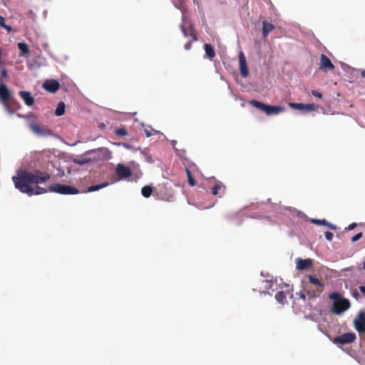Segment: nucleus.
Listing matches in <instances>:
<instances>
[{
  "instance_id": "f257e3e1",
  "label": "nucleus",
  "mask_w": 365,
  "mask_h": 365,
  "mask_svg": "<svg viewBox=\"0 0 365 365\" xmlns=\"http://www.w3.org/2000/svg\"><path fill=\"white\" fill-rule=\"evenodd\" d=\"M50 178V174L46 172L21 170L18 173L17 176H14L12 180L16 188L20 192L26 193L29 195H33L47 192L46 188L41 187L38 185L48 181Z\"/></svg>"
},
{
  "instance_id": "f03ea898",
  "label": "nucleus",
  "mask_w": 365,
  "mask_h": 365,
  "mask_svg": "<svg viewBox=\"0 0 365 365\" xmlns=\"http://www.w3.org/2000/svg\"><path fill=\"white\" fill-rule=\"evenodd\" d=\"M307 278L308 282L305 279L302 281L304 291L309 297H317L324 289V284L321 279L312 274L307 275Z\"/></svg>"
},
{
  "instance_id": "7ed1b4c3",
  "label": "nucleus",
  "mask_w": 365,
  "mask_h": 365,
  "mask_svg": "<svg viewBox=\"0 0 365 365\" xmlns=\"http://www.w3.org/2000/svg\"><path fill=\"white\" fill-rule=\"evenodd\" d=\"M329 299L333 301L331 310L336 314H341L350 307L349 301L343 298L339 292L330 294Z\"/></svg>"
},
{
  "instance_id": "20e7f679",
  "label": "nucleus",
  "mask_w": 365,
  "mask_h": 365,
  "mask_svg": "<svg viewBox=\"0 0 365 365\" xmlns=\"http://www.w3.org/2000/svg\"><path fill=\"white\" fill-rule=\"evenodd\" d=\"M249 103L256 108L264 112L267 115H277L284 110V108L279 106H270L257 100H251Z\"/></svg>"
},
{
  "instance_id": "39448f33",
  "label": "nucleus",
  "mask_w": 365,
  "mask_h": 365,
  "mask_svg": "<svg viewBox=\"0 0 365 365\" xmlns=\"http://www.w3.org/2000/svg\"><path fill=\"white\" fill-rule=\"evenodd\" d=\"M0 99L3 103L6 110L10 113L13 111L11 110V106L16 104L17 101L11 97V93L6 85L0 84Z\"/></svg>"
},
{
  "instance_id": "423d86ee",
  "label": "nucleus",
  "mask_w": 365,
  "mask_h": 365,
  "mask_svg": "<svg viewBox=\"0 0 365 365\" xmlns=\"http://www.w3.org/2000/svg\"><path fill=\"white\" fill-rule=\"evenodd\" d=\"M48 190L61 195H76L79 193V190L77 188L59 183L51 185L48 187Z\"/></svg>"
},
{
  "instance_id": "0eeeda50",
  "label": "nucleus",
  "mask_w": 365,
  "mask_h": 365,
  "mask_svg": "<svg viewBox=\"0 0 365 365\" xmlns=\"http://www.w3.org/2000/svg\"><path fill=\"white\" fill-rule=\"evenodd\" d=\"M25 118L29 119V122L28 123L29 128L36 135H52V132L48 130L43 128H41L40 125H38L36 123V117L34 115H26L24 116Z\"/></svg>"
},
{
  "instance_id": "6e6552de",
  "label": "nucleus",
  "mask_w": 365,
  "mask_h": 365,
  "mask_svg": "<svg viewBox=\"0 0 365 365\" xmlns=\"http://www.w3.org/2000/svg\"><path fill=\"white\" fill-rule=\"evenodd\" d=\"M354 326L359 334L365 333V312H359L354 320Z\"/></svg>"
},
{
  "instance_id": "1a4fd4ad",
  "label": "nucleus",
  "mask_w": 365,
  "mask_h": 365,
  "mask_svg": "<svg viewBox=\"0 0 365 365\" xmlns=\"http://www.w3.org/2000/svg\"><path fill=\"white\" fill-rule=\"evenodd\" d=\"M356 336L353 332L345 333L341 336H336L334 339V343L336 344H350L355 341Z\"/></svg>"
},
{
  "instance_id": "9d476101",
  "label": "nucleus",
  "mask_w": 365,
  "mask_h": 365,
  "mask_svg": "<svg viewBox=\"0 0 365 365\" xmlns=\"http://www.w3.org/2000/svg\"><path fill=\"white\" fill-rule=\"evenodd\" d=\"M239 63L240 75L244 78L247 77L249 74V70L245 56L242 52H240L239 55Z\"/></svg>"
},
{
  "instance_id": "9b49d317",
  "label": "nucleus",
  "mask_w": 365,
  "mask_h": 365,
  "mask_svg": "<svg viewBox=\"0 0 365 365\" xmlns=\"http://www.w3.org/2000/svg\"><path fill=\"white\" fill-rule=\"evenodd\" d=\"M320 68L325 71H331L334 68V64L325 54H322L320 56Z\"/></svg>"
},
{
  "instance_id": "f8f14e48",
  "label": "nucleus",
  "mask_w": 365,
  "mask_h": 365,
  "mask_svg": "<svg viewBox=\"0 0 365 365\" xmlns=\"http://www.w3.org/2000/svg\"><path fill=\"white\" fill-rule=\"evenodd\" d=\"M43 88L51 93H56L59 89L60 84L56 80H46L43 83Z\"/></svg>"
},
{
  "instance_id": "ddd939ff",
  "label": "nucleus",
  "mask_w": 365,
  "mask_h": 365,
  "mask_svg": "<svg viewBox=\"0 0 365 365\" xmlns=\"http://www.w3.org/2000/svg\"><path fill=\"white\" fill-rule=\"evenodd\" d=\"M180 29L185 37L190 36L192 38V41H197V36L192 26L186 28L184 25L181 24Z\"/></svg>"
},
{
  "instance_id": "4468645a",
  "label": "nucleus",
  "mask_w": 365,
  "mask_h": 365,
  "mask_svg": "<svg viewBox=\"0 0 365 365\" xmlns=\"http://www.w3.org/2000/svg\"><path fill=\"white\" fill-rule=\"evenodd\" d=\"M116 173L120 178L130 177L132 174L131 170L123 165H118L116 168Z\"/></svg>"
},
{
  "instance_id": "2eb2a0df",
  "label": "nucleus",
  "mask_w": 365,
  "mask_h": 365,
  "mask_svg": "<svg viewBox=\"0 0 365 365\" xmlns=\"http://www.w3.org/2000/svg\"><path fill=\"white\" fill-rule=\"evenodd\" d=\"M296 262V267L299 270H304L308 269L311 267L313 264V262L311 259H303L301 258H297Z\"/></svg>"
},
{
  "instance_id": "dca6fc26",
  "label": "nucleus",
  "mask_w": 365,
  "mask_h": 365,
  "mask_svg": "<svg viewBox=\"0 0 365 365\" xmlns=\"http://www.w3.org/2000/svg\"><path fill=\"white\" fill-rule=\"evenodd\" d=\"M289 106L292 108L300 110H305L307 112L313 110L314 108V104H303V103H290Z\"/></svg>"
},
{
  "instance_id": "f3484780",
  "label": "nucleus",
  "mask_w": 365,
  "mask_h": 365,
  "mask_svg": "<svg viewBox=\"0 0 365 365\" xmlns=\"http://www.w3.org/2000/svg\"><path fill=\"white\" fill-rule=\"evenodd\" d=\"M19 96L22 98L27 106H31L34 103V98L31 96L29 92L20 91Z\"/></svg>"
},
{
  "instance_id": "a211bd4d",
  "label": "nucleus",
  "mask_w": 365,
  "mask_h": 365,
  "mask_svg": "<svg viewBox=\"0 0 365 365\" xmlns=\"http://www.w3.org/2000/svg\"><path fill=\"white\" fill-rule=\"evenodd\" d=\"M312 222L315 224V225H325V226H327L329 228H330L331 230H336V225L329 223L325 219H323V220L312 219Z\"/></svg>"
},
{
  "instance_id": "6ab92c4d",
  "label": "nucleus",
  "mask_w": 365,
  "mask_h": 365,
  "mask_svg": "<svg viewBox=\"0 0 365 365\" xmlns=\"http://www.w3.org/2000/svg\"><path fill=\"white\" fill-rule=\"evenodd\" d=\"M274 29V26L267 21H263L262 34L263 37L266 38L269 33Z\"/></svg>"
},
{
  "instance_id": "aec40b11",
  "label": "nucleus",
  "mask_w": 365,
  "mask_h": 365,
  "mask_svg": "<svg viewBox=\"0 0 365 365\" xmlns=\"http://www.w3.org/2000/svg\"><path fill=\"white\" fill-rule=\"evenodd\" d=\"M204 48H205V51L207 56L210 60L214 58L215 56V50H214L213 47L212 46V45L210 43H205L204 46Z\"/></svg>"
},
{
  "instance_id": "412c9836",
  "label": "nucleus",
  "mask_w": 365,
  "mask_h": 365,
  "mask_svg": "<svg viewBox=\"0 0 365 365\" xmlns=\"http://www.w3.org/2000/svg\"><path fill=\"white\" fill-rule=\"evenodd\" d=\"M275 299L281 304H284L286 302L287 295L284 292L279 291L276 294Z\"/></svg>"
},
{
  "instance_id": "4be33fe9",
  "label": "nucleus",
  "mask_w": 365,
  "mask_h": 365,
  "mask_svg": "<svg viewBox=\"0 0 365 365\" xmlns=\"http://www.w3.org/2000/svg\"><path fill=\"white\" fill-rule=\"evenodd\" d=\"M17 46L21 51V56H25L29 53V46L26 43L20 42L18 43Z\"/></svg>"
},
{
  "instance_id": "5701e85b",
  "label": "nucleus",
  "mask_w": 365,
  "mask_h": 365,
  "mask_svg": "<svg viewBox=\"0 0 365 365\" xmlns=\"http://www.w3.org/2000/svg\"><path fill=\"white\" fill-rule=\"evenodd\" d=\"M65 113V104L63 101H60L55 110V115L56 116H61Z\"/></svg>"
},
{
  "instance_id": "b1692460",
  "label": "nucleus",
  "mask_w": 365,
  "mask_h": 365,
  "mask_svg": "<svg viewBox=\"0 0 365 365\" xmlns=\"http://www.w3.org/2000/svg\"><path fill=\"white\" fill-rule=\"evenodd\" d=\"M108 185V182H102V183H100V184H98V185H91V186L88 187L87 191L88 192L97 191V190H100L101 188L106 187Z\"/></svg>"
},
{
  "instance_id": "393cba45",
  "label": "nucleus",
  "mask_w": 365,
  "mask_h": 365,
  "mask_svg": "<svg viewBox=\"0 0 365 365\" xmlns=\"http://www.w3.org/2000/svg\"><path fill=\"white\" fill-rule=\"evenodd\" d=\"M89 152L90 153L101 152L103 155L104 158H107V159L110 158V155L109 150L106 148H100L96 150H91Z\"/></svg>"
},
{
  "instance_id": "a878e982",
  "label": "nucleus",
  "mask_w": 365,
  "mask_h": 365,
  "mask_svg": "<svg viewBox=\"0 0 365 365\" xmlns=\"http://www.w3.org/2000/svg\"><path fill=\"white\" fill-rule=\"evenodd\" d=\"M152 192H153V189L149 185L144 186L141 190V193H142L143 196L146 198L149 197L151 195Z\"/></svg>"
},
{
  "instance_id": "bb28decb",
  "label": "nucleus",
  "mask_w": 365,
  "mask_h": 365,
  "mask_svg": "<svg viewBox=\"0 0 365 365\" xmlns=\"http://www.w3.org/2000/svg\"><path fill=\"white\" fill-rule=\"evenodd\" d=\"M185 172H186V175H187V177L188 183L191 186L195 185L196 182H195V179L193 178V177L192 176L191 171L188 168H186L185 169Z\"/></svg>"
},
{
  "instance_id": "cd10ccee",
  "label": "nucleus",
  "mask_w": 365,
  "mask_h": 365,
  "mask_svg": "<svg viewBox=\"0 0 365 365\" xmlns=\"http://www.w3.org/2000/svg\"><path fill=\"white\" fill-rule=\"evenodd\" d=\"M115 133L118 136H125L128 134V131L127 129L123 127L116 129Z\"/></svg>"
},
{
  "instance_id": "c85d7f7f",
  "label": "nucleus",
  "mask_w": 365,
  "mask_h": 365,
  "mask_svg": "<svg viewBox=\"0 0 365 365\" xmlns=\"http://www.w3.org/2000/svg\"><path fill=\"white\" fill-rule=\"evenodd\" d=\"M222 188V185L220 184H217L212 187V194L213 195H217L219 193V190Z\"/></svg>"
},
{
  "instance_id": "c756f323",
  "label": "nucleus",
  "mask_w": 365,
  "mask_h": 365,
  "mask_svg": "<svg viewBox=\"0 0 365 365\" xmlns=\"http://www.w3.org/2000/svg\"><path fill=\"white\" fill-rule=\"evenodd\" d=\"M145 133L147 137H150V136L153 135L154 134L159 133V132L153 128H150V129L146 128V129H145Z\"/></svg>"
},
{
  "instance_id": "7c9ffc66",
  "label": "nucleus",
  "mask_w": 365,
  "mask_h": 365,
  "mask_svg": "<svg viewBox=\"0 0 365 365\" xmlns=\"http://www.w3.org/2000/svg\"><path fill=\"white\" fill-rule=\"evenodd\" d=\"M362 232H359L351 237V242H355L362 237Z\"/></svg>"
},
{
  "instance_id": "2f4dec72",
  "label": "nucleus",
  "mask_w": 365,
  "mask_h": 365,
  "mask_svg": "<svg viewBox=\"0 0 365 365\" xmlns=\"http://www.w3.org/2000/svg\"><path fill=\"white\" fill-rule=\"evenodd\" d=\"M324 235H325V237H326V239L327 240H329V241H331L332 240V239H333V234L331 232H329V231L326 232L324 233Z\"/></svg>"
},
{
  "instance_id": "473e14b6",
  "label": "nucleus",
  "mask_w": 365,
  "mask_h": 365,
  "mask_svg": "<svg viewBox=\"0 0 365 365\" xmlns=\"http://www.w3.org/2000/svg\"><path fill=\"white\" fill-rule=\"evenodd\" d=\"M193 42L194 41H192V40L189 41L187 43H186L184 46L185 49L187 51L190 50L192 47Z\"/></svg>"
},
{
  "instance_id": "72a5a7b5",
  "label": "nucleus",
  "mask_w": 365,
  "mask_h": 365,
  "mask_svg": "<svg viewBox=\"0 0 365 365\" xmlns=\"http://www.w3.org/2000/svg\"><path fill=\"white\" fill-rule=\"evenodd\" d=\"M0 26H1L2 27H4V28H6V29H10V27H7L6 25H5V19L3 16H1L0 15Z\"/></svg>"
},
{
  "instance_id": "f704fd0d",
  "label": "nucleus",
  "mask_w": 365,
  "mask_h": 365,
  "mask_svg": "<svg viewBox=\"0 0 365 365\" xmlns=\"http://www.w3.org/2000/svg\"><path fill=\"white\" fill-rule=\"evenodd\" d=\"M312 95L314 96H316V97H318V98H322V94L320 92L317 91L313 90L312 91Z\"/></svg>"
},
{
  "instance_id": "c9c22d12",
  "label": "nucleus",
  "mask_w": 365,
  "mask_h": 365,
  "mask_svg": "<svg viewBox=\"0 0 365 365\" xmlns=\"http://www.w3.org/2000/svg\"><path fill=\"white\" fill-rule=\"evenodd\" d=\"M356 227V223L354 222L350 224L347 227H346V230H351L354 229Z\"/></svg>"
},
{
  "instance_id": "e433bc0d",
  "label": "nucleus",
  "mask_w": 365,
  "mask_h": 365,
  "mask_svg": "<svg viewBox=\"0 0 365 365\" xmlns=\"http://www.w3.org/2000/svg\"><path fill=\"white\" fill-rule=\"evenodd\" d=\"M8 76V73H7V71L4 68L2 71H1V76L5 78Z\"/></svg>"
},
{
  "instance_id": "4c0bfd02",
  "label": "nucleus",
  "mask_w": 365,
  "mask_h": 365,
  "mask_svg": "<svg viewBox=\"0 0 365 365\" xmlns=\"http://www.w3.org/2000/svg\"><path fill=\"white\" fill-rule=\"evenodd\" d=\"M304 292H305L304 291L303 292H300V294H299L300 297H301L302 299H305V298H306V295H305V293H304Z\"/></svg>"
},
{
  "instance_id": "58836bf2",
  "label": "nucleus",
  "mask_w": 365,
  "mask_h": 365,
  "mask_svg": "<svg viewBox=\"0 0 365 365\" xmlns=\"http://www.w3.org/2000/svg\"><path fill=\"white\" fill-rule=\"evenodd\" d=\"M359 290L361 291V292L364 294L365 293V286H360L359 287Z\"/></svg>"
},
{
  "instance_id": "ea45409f",
  "label": "nucleus",
  "mask_w": 365,
  "mask_h": 365,
  "mask_svg": "<svg viewBox=\"0 0 365 365\" xmlns=\"http://www.w3.org/2000/svg\"><path fill=\"white\" fill-rule=\"evenodd\" d=\"M123 145L126 148H128L130 147L129 145L126 143H123Z\"/></svg>"
},
{
  "instance_id": "a19ab883",
  "label": "nucleus",
  "mask_w": 365,
  "mask_h": 365,
  "mask_svg": "<svg viewBox=\"0 0 365 365\" xmlns=\"http://www.w3.org/2000/svg\"><path fill=\"white\" fill-rule=\"evenodd\" d=\"M361 76H362V77H364V78H365V71H363L361 72Z\"/></svg>"
},
{
  "instance_id": "79ce46f5",
  "label": "nucleus",
  "mask_w": 365,
  "mask_h": 365,
  "mask_svg": "<svg viewBox=\"0 0 365 365\" xmlns=\"http://www.w3.org/2000/svg\"><path fill=\"white\" fill-rule=\"evenodd\" d=\"M363 269L365 270V259H364V262L363 263Z\"/></svg>"
},
{
  "instance_id": "37998d69",
  "label": "nucleus",
  "mask_w": 365,
  "mask_h": 365,
  "mask_svg": "<svg viewBox=\"0 0 365 365\" xmlns=\"http://www.w3.org/2000/svg\"><path fill=\"white\" fill-rule=\"evenodd\" d=\"M78 163L82 165V164H83V162H79Z\"/></svg>"
}]
</instances>
